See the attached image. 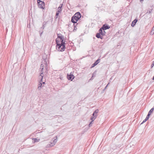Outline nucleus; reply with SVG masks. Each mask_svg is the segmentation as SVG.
Returning a JSON list of instances; mask_svg holds the SVG:
<instances>
[{"mask_svg":"<svg viewBox=\"0 0 154 154\" xmlns=\"http://www.w3.org/2000/svg\"><path fill=\"white\" fill-rule=\"evenodd\" d=\"M138 20L137 19H134L132 22L131 26L132 27H134L136 24V23L137 22Z\"/></svg>","mask_w":154,"mask_h":154,"instance_id":"obj_11","label":"nucleus"},{"mask_svg":"<svg viewBox=\"0 0 154 154\" xmlns=\"http://www.w3.org/2000/svg\"><path fill=\"white\" fill-rule=\"evenodd\" d=\"M42 33H41V34H40V35H41V34H42Z\"/></svg>","mask_w":154,"mask_h":154,"instance_id":"obj_31","label":"nucleus"},{"mask_svg":"<svg viewBox=\"0 0 154 154\" xmlns=\"http://www.w3.org/2000/svg\"><path fill=\"white\" fill-rule=\"evenodd\" d=\"M58 37L57 38H59L60 40H61L62 43H64V42H65V41H64V38L63 36L62 35L60 34H57Z\"/></svg>","mask_w":154,"mask_h":154,"instance_id":"obj_6","label":"nucleus"},{"mask_svg":"<svg viewBox=\"0 0 154 154\" xmlns=\"http://www.w3.org/2000/svg\"><path fill=\"white\" fill-rule=\"evenodd\" d=\"M42 83L39 82V84L38 86V90H40L41 89L42 86Z\"/></svg>","mask_w":154,"mask_h":154,"instance_id":"obj_16","label":"nucleus"},{"mask_svg":"<svg viewBox=\"0 0 154 154\" xmlns=\"http://www.w3.org/2000/svg\"><path fill=\"white\" fill-rule=\"evenodd\" d=\"M43 67H44V65L43 64H42L40 66V69H41V73H40V74H43Z\"/></svg>","mask_w":154,"mask_h":154,"instance_id":"obj_13","label":"nucleus"},{"mask_svg":"<svg viewBox=\"0 0 154 154\" xmlns=\"http://www.w3.org/2000/svg\"><path fill=\"white\" fill-rule=\"evenodd\" d=\"M78 23H74L73 25L74 26V28L73 31L76 30L77 28L76 27V26H77V25H78Z\"/></svg>","mask_w":154,"mask_h":154,"instance_id":"obj_17","label":"nucleus"},{"mask_svg":"<svg viewBox=\"0 0 154 154\" xmlns=\"http://www.w3.org/2000/svg\"><path fill=\"white\" fill-rule=\"evenodd\" d=\"M109 83H108V84H107V85H106L105 87L103 89V91H104L106 90V88H107V86H108V85H109Z\"/></svg>","mask_w":154,"mask_h":154,"instance_id":"obj_24","label":"nucleus"},{"mask_svg":"<svg viewBox=\"0 0 154 154\" xmlns=\"http://www.w3.org/2000/svg\"><path fill=\"white\" fill-rule=\"evenodd\" d=\"M150 34L153 35L154 33V26L152 27L151 31L150 32Z\"/></svg>","mask_w":154,"mask_h":154,"instance_id":"obj_18","label":"nucleus"},{"mask_svg":"<svg viewBox=\"0 0 154 154\" xmlns=\"http://www.w3.org/2000/svg\"><path fill=\"white\" fill-rule=\"evenodd\" d=\"M34 142H38L40 140L39 139H38L36 138H34Z\"/></svg>","mask_w":154,"mask_h":154,"instance_id":"obj_21","label":"nucleus"},{"mask_svg":"<svg viewBox=\"0 0 154 154\" xmlns=\"http://www.w3.org/2000/svg\"><path fill=\"white\" fill-rule=\"evenodd\" d=\"M98 112L99 110L98 109H96L93 113L92 116L91 117V120H92L93 121H94L97 116V113Z\"/></svg>","mask_w":154,"mask_h":154,"instance_id":"obj_5","label":"nucleus"},{"mask_svg":"<svg viewBox=\"0 0 154 154\" xmlns=\"http://www.w3.org/2000/svg\"><path fill=\"white\" fill-rule=\"evenodd\" d=\"M67 78L68 80L72 81L75 78V77L74 75L72 74V72H71L69 75H67Z\"/></svg>","mask_w":154,"mask_h":154,"instance_id":"obj_7","label":"nucleus"},{"mask_svg":"<svg viewBox=\"0 0 154 154\" xmlns=\"http://www.w3.org/2000/svg\"><path fill=\"white\" fill-rule=\"evenodd\" d=\"M152 9H149V10H148L147 12L146 13V14H151L152 13Z\"/></svg>","mask_w":154,"mask_h":154,"instance_id":"obj_15","label":"nucleus"},{"mask_svg":"<svg viewBox=\"0 0 154 154\" xmlns=\"http://www.w3.org/2000/svg\"><path fill=\"white\" fill-rule=\"evenodd\" d=\"M147 120H148L146 118V119L144 120H143V121L141 123V124H143V123L145 122Z\"/></svg>","mask_w":154,"mask_h":154,"instance_id":"obj_22","label":"nucleus"},{"mask_svg":"<svg viewBox=\"0 0 154 154\" xmlns=\"http://www.w3.org/2000/svg\"><path fill=\"white\" fill-rule=\"evenodd\" d=\"M60 12H59V11H57L56 13V16H58L59 14V13H60Z\"/></svg>","mask_w":154,"mask_h":154,"instance_id":"obj_25","label":"nucleus"},{"mask_svg":"<svg viewBox=\"0 0 154 154\" xmlns=\"http://www.w3.org/2000/svg\"><path fill=\"white\" fill-rule=\"evenodd\" d=\"M93 75H94V74H93V75H92V77H91V79H90V80H91V79H93Z\"/></svg>","mask_w":154,"mask_h":154,"instance_id":"obj_27","label":"nucleus"},{"mask_svg":"<svg viewBox=\"0 0 154 154\" xmlns=\"http://www.w3.org/2000/svg\"><path fill=\"white\" fill-rule=\"evenodd\" d=\"M100 59H98L93 64H92V66L91 67V68H92L97 65L100 62Z\"/></svg>","mask_w":154,"mask_h":154,"instance_id":"obj_10","label":"nucleus"},{"mask_svg":"<svg viewBox=\"0 0 154 154\" xmlns=\"http://www.w3.org/2000/svg\"><path fill=\"white\" fill-rule=\"evenodd\" d=\"M53 142H51L50 146H54L57 141V137H54L53 139Z\"/></svg>","mask_w":154,"mask_h":154,"instance_id":"obj_8","label":"nucleus"},{"mask_svg":"<svg viewBox=\"0 0 154 154\" xmlns=\"http://www.w3.org/2000/svg\"><path fill=\"white\" fill-rule=\"evenodd\" d=\"M154 109V108H152V109H151L149 112L148 113L149 114H150L151 115L152 113V112L153 111Z\"/></svg>","mask_w":154,"mask_h":154,"instance_id":"obj_19","label":"nucleus"},{"mask_svg":"<svg viewBox=\"0 0 154 154\" xmlns=\"http://www.w3.org/2000/svg\"><path fill=\"white\" fill-rule=\"evenodd\" d=\"M151 115L150 114H149L148 113V115H147L146 117V118L148 120V119H149V116L150 115Z\"/></svg>","mask_w":154,"mask_h":154,"instance_id":"obj_23","label":"nucleus"},{"mask_svg":"<svg viewBox=\"0 0 154 154\" xmlns=\"http://www.w3.org/2000/svg\"><path fill=\"white\" fill-rule=\"evenodd\" d=\"M81 17L79 12H76L71 18V22L74 23H76L77 21L79 20Z\"/></svg>","mask_w":154,"mask_h":154,"instance_id":"obj_2","label":"nucleus"},{"mask_svg":"<svg viewBox=\"0 0 154 154\" xmlns=\"http://www.w3.org/2000/svg\"><path fill=\"white\" fill-rule=\"evenodd\" d=\"M63 4H60L59 7L58 8V10L57 11H59V12H60L61 11V8L62 7Z\"/></svg>","mask_w":154,"mask_h":154,"instance_id":"obj_14","label":"nucleus"},{"mask_svg":"<svg viewBox=\"0 0 154 154\" xmlns=\"http://www.w3.org/2000/svg\"><path fill=\"white\" fill-rule=\"evenodd\" d=\"M37 2L38 4V7L39 8L44 9L45 6L44 2L40 0H37Z\"/></svg>","mask_w":154,"mask_h":154,"instance_id":"obj_4","label":"nucleus"},{"mask_svg":"<svg viewBox=\"0 0 154 154\" xmlns=\"http://www.w3.org/2000/svg\"><path fill=\"white\" fill-rule=\"evenodd\" d=\"M101 28L103 30H106L109 29L110 28V26H109L107 24H104L102 26Z\"/></svg>","mask_w":154,"mask_h":154,"instance_id":"obj_9","label":"nucleus"},{"mask_svg":"<svg viewBox=\"0 0 154 154\" xmlns=\"http://www.w3.org/2000/svg\"><path fill=\"white\" fill-rule=\"evenodd\" d=\"M59 38H57L56 39V48L58 51H63L65 50L66 48L65 43H62L61 40H60Z\"/></svg>","mask_w":154,"mask_h":154,"instance_id":"obj_1","label":"nucleus"},{"mask_svg":"<svg viewBox=\"0 0 154 154\" xmlns=\"http://www.w3.org/2000/svg\"><path fill=\"white\" fill-rule=\"evenodd\" d=\"M152 80H154V76H153V77L152 78Z\"/></svg>","mask_w":154,"mask_h":154,"instance_id":"obj_29","label":"nucleus"},{"mask_svg":"<svg viewBox=\"0 0 154 154\" xmlns=\"http://www.w3.org/2000/svg\"><path fill=\"white\" fill-rule=\"evenodd\" d=\"M106 33L105 30H103L101 28H100L99 30V32L96 34V36L97 38H100L101 39L103 38V36L105 35Z\"/></svg>","mask_w":154,"mask_h":154,"instance_id":"obj_3","label":"nucleus"},{"mask_svg":"<svg viewBox=\"0 0 154 154\" xmlns=\"http://www.w3.org/2000/svg\"><path fill=\"white\" fill-rule=\"evenodd\" d=\"M44 23H45V22H44L43 23V24L42 27V28H43V29H44L45 27V26H44V24H45Z\"/></svg>","mask_w":154,"mask_h":154,"instance_id":"obj_26","label":"nucleus"},{"mask_svg":"<svg viewBox=\"0 0 154 154\" xmlns=\"http://www.w3.org/2000/svg\"><path fill=\"white\" fill-rule=\"evenodd\" d=\"M58 16H56H56H55L56 18H57L58 17Z\"/></svg>","mask_w":154,"mask_h":154,"instance_id":"obj_28","label":"nucleus"},{"mask_svg":"<svg viewBox=\"0 0 154 154\" xmlns=\"http://www.w3.org/2000/svg\"><path fill=\"white\" fill-rule=\"evenodd\" d=\"M91 121L90 122L89 124V127H90L92 126V122L94 121H93L92 120H91Z\"/></svg>","mask_w":154,"mask_h":154,"instance_id":"obj_20","label":"nucleus"},{"mask_svg":"<svg viewBox=\"0 0 154 154\" xmlns=\"http://www.w3.org/2000/svg\"><path fill=\"white\" fill-rule=\"evenodd\" d=\"M42 74H40V75L39 76V78H41V79L40 81V83H42L43 84H45V82H42V79L43 78V75H42Z\"/></svg>","mask_w":154,"mask_h":154,"instance_id":"obj_12","label":"nucleus"},{"mask_svg":"<svg viewBox=\"0 0 154 154\" xmlns=\"http://www.w3.org/2000/svg\"><path fill=\"white\" fill-rule=\"evenodd\" d=\"M140 0V1H143V0Z\"/></svg>","mask_w":154,"mask_h":154,"instance_id":"obj_30","label":"nucleus"}]
</instances>
